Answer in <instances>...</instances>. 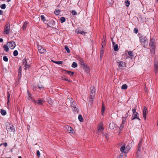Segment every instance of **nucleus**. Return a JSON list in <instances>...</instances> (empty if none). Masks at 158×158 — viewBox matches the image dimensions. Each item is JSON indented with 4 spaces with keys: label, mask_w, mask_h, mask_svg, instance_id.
I'll return each mask as SVG.
<instances>
[{
    "label": "nucleus",
    "mask_w": 158,
    "mask_h": 158,
    "mask_svg": "<svg viewBox=\"0 0 158 158\" xmlns=\"http://www.w3.org/2000/svg\"><path fill=\"white\" fill-rule=\"evenodd\" d=\"M155 39H151L149 44V45L150 47V48H156V45L155 43Z\"/></svg>",
    "instance_id": "6e6552de"
},
{
    "label": "nucleus",
    "mask_w": 158,
    "mask_h": 158,
    "mask_svg": "<svg viewBox=\"0 0 158 158\" xmlns=\"http://www.w3.org/2000/svg\"><path fill=\"white\" fill-rule=\"evenodd\" d=\"M42 48H43L41 46H39L38 48V51H39Z\"/></svg>",
    "instance_id": "052dcab7"
},
{
    "label": "nucleus",
    "mask_w": 158,
    "mask_h": 158,
    "mask_svg": "<svg viewBox=\"0 0 158 158\" xmlns=\"http://www.w3.org/2000/svg\"><path fill=\"white\" fill-rule=\"evenodd\" d=\"M127 149H128V150H129V149L128 148L129 147V145H127Z\"/></svg>",
    "instance_id": "774afa93"
},
{
    "label": "nucleus",
    "mask_w": 158,
    "mask_h": 158,
    "mask_svg": "<svg viewBox=\"0 0 158 158\" xmlns=\"http://www.w3.org/2000/svg\"><path fill=\"white\" fill-rule=\"evenodd\" d=\"M22 67L21 66H20L19 67V71H18V76H19V75H21V72H22Z\"/></svg>",
    "instance_id": "f704fd0d"
},
{
    "label": "nucleus",
    "mask_w": 158,
    "mask_h": 158,
    "mask_svg": "<svg viewBox=\"0 0 158 158\" xmlns=\"http://www.w3.org/2000/svg\"><path fill=\"white\" fill-rule=\"evenodd\" d=\"M33 102L35 103V105H41L44 102V101L40 99H39L38 100H33Z\"/></svg>",
    "instance_id": "1a4fd4ad"
},
{
    "label": "nucleus",
    "mask_w": 158,
    "mask_h": 158,
    "mask_svg": "<svg viewBox=\"0 0 158 158\" xmlns=\"http://www.w3.org/2000/svg\"><path fill=\"white\" fill-rule=\"evenodd\" d=\"M39 51V53L42 54L45 52H46V50L43 48H42Z\"/></svg>",
    "instance_id": "7c9ffc66"
},
{
    "label": "nucleus",
    "mask_w": 158,
    "mask_h": 158,
    "mask_svg": "<svg viewBox=\"0 0 158 158\" xmlns=\"http://www.w3.org/2000/svg\"><path fill=\"white\" fill-rule=\"evenodd\" d=\"M3 13V12L2 10H0V15H2Z\"/></svg>",
    "instance_id": "e2e57ef3"
},
{
    "label": "nucleus",
    "mask_w": 158,
    "mask_h": 158,
    "mask_svg": "<svg viewBox=\"0 0 158 158\" xmlns=\"http://www.w3.org/2000/svg\"><path fill=\"white\" fill-rule=\"evenodd\" d=\"M38 86L39 88L40 89H43L44 88V87H43L42 86H41V85H38Z\"/></svg>",
    "instance_id": "6e6d98bb"
},
{
    "label": "nucleus",
    "mask_w": 158,
    "mask_h": 158,
    "mask_svg": "<svg viewBox=\"0 0 158 158\" xmlns=\"http://www.w3.org/2000/svg\"><path fill=\"white\" fill-rule=\"evenodd\" d=\"M138 114L137 112L133 114L132 115V117L131 118L132 120H133L137 118V117H138Z\"/></svg>",
    "instance_id": "412c9836"
},
{
    "label": "nucleus",
    "mask_w": 158,
    "mask_h": 158,
    "mask_svg": "<svg viewBox=\"0 0 158 158\" xmlns=\"http://www.w3.org/2000/svg\"><path fill=\"white\" fill-rule=\"evenodd\" d=\"M28 24V23L27 22H25L24 23L22 27V28L23 30H24L26 29L27 25Z\"/></svg>",
    "instance_id": "c85d7f7f"
},
{
    "label": "nucleus",
    "mask_w": 158,
    "mask_h": 158,
    "mask_svg": "<svg viewBox=\"0 0 158 158\" xmlns=\"http://www.w3.org/2000/svg\"><path fill=\"white\" fill-rule=\"evenodd\" d=\"M138 29L135 28L134 29V33H135V34H137L138 33Z\"/></svg>",
    "instance_id": "864d4df0"
},
{
    "label": "nucleus",
    "mask_w": 158,
    "mask_h": 158,
    "mask_svg": "<svg viewBox=\"0 0 158 158\" xmlns=\"http://www.w3.org/2000/svg\"><path fill=\"white\" fill-rule=\"evenodd\" d=\"M128 113H127L125 115L124 117H123L124 118V120L125 121L127 118L128 116Z\"/></svg>",
    "instance_id": "3c124183"
},
{
    "label": "nucleus",
    "mask_w": 158,
    "mask_h": 158,
    "mask_svg": "<svg viewBox=\"0 0 158 158\" xmlns=\"http://www.w3.org/2000/svg\"><path fill=\"white\" fill-rule=\"evenodd\" d=\"M77 64L75 62H73L72 65V67L73 68H76L77 66Z\"/></svg>",
    "instance_id": "ea45409f"
},
{
    "label": "nucleus",
    "mask_w": 158,
    "mask_h": 158,
    "mask_svg": "<svg viewBox=\"0 0 158 158\" xmlns=\"http://www.w3.org/2000/svg\"><path fill=\"white\" fill-rule=\"evenodd\" d=\"M3 47L4 50L6 52H8L9 51V48L8 47V46L7 45H6V44L4 45Z\"/></svg>",
    "instance_id": "bb28decb"
},
{
    "label": "nucleus",
    "mask_w": 158,
    "mask_h": 158,
    "mask_svg": "<svg viewBox=\"0 0 158 158\" xmlns=\"http://www.w3.org/2000/svg\"><path fill=\"white\" fill-rule=\"evenodd\" d=\"M3 60L4 61L6 62H7L8 60V58L6 56H3Z\"/></svg>",
    "instance_id": "de8ad7c7"
},
{
    "label": "nucleus",
    "mask_w": 158,
    "mask_h": 158,
    "mask_svg": "<svg viewBox=\"0 0 158 158\" xmlns=\"http://www.w3.org/2000/svg\"><path fill=\"white\" fill-rule=\"evenodd\" d=\"M60 20L61 23H63L65 21V19L64 17H62L60 18Z\"/></svg>",
    "instance_id": "4c0bfd02"
},
{
    "label": "nucleus",
    "mask_w": 158,
    "mask_h": 158,
    "mask_svg": "<svg viewBox=\"0 0 158 158\" xmlns=\"http://www.w3.org/2000/svg\"><path fill=\"white\" fill-rule=\"evenodd\" d=\"M61 79L64 80L66 81H67L68 82H70V80H69V79H68L67 78V77L64 76H62L61 77Z\"/></svg>",
    "instance_id": "5701e85b"
},
{
    "label": "nucleus",
    "mask_w": 158,
    "mask_h": 158,
    "mask_svg": "<svg viewBox=\"0 0 158 158\" xmlns=\"http://www.w3.org/2000/svg\"><path fill=\"white\" fill-rule=\"evenodd\" d=\"M105 47V41H104L103 42H102V45L101 48H102V49H103L104 50Z\"/></svg>",
    "instance_id": "09e8293b"
},
{
    "label": "nucleus",
    "mask_w": 158,
    "mask_h": 158,
    "mask_svg": "<svg viewBox=\"0 0 158 158\" xmlns=\"http://www.w3.org/2000/svg\"><path fill=\"white\" fill-rule=\"evenodd\" d=\"M3 41V40L2 38H0V43Z\"/></svg>",
    "instance_id": "69168bd1"
},
{
    "label": "nucleus",
    "mask_w": 158,
    "mask_h": 158,
    "mask_svg": "<svg viewBox=\"0 0 158 158\" xmlns=\"http://www.w3.org/2000/svg\"><path fill=\"white\" fill-rule=\"evenodd\" d=\"M78 119L79 121H80L81 122H82L83 121V118H82V115L81 114H79L78 115Z\"/></svg>",
    "instance_id": "72a5a7b5"
},
{
    "label": "nucleus",
    "mask_w": 158,
    "mask_h": 158,
    "mask_svg": "<svg viewBox=\"0 0 158 158\" xmlns=\"http://www.w3.org/2000/svg\"><path fill=\"white\" fill-rule=\"evenodd\" d=\"M49 25L47 24V25L50 27H51V26H54L55 24V22L53 20H51L49 23Z\"/></svg>",
    "instance_id": "393cba45"
},
{
    "label": "nucleus",
    "mask_w": 158,
    "mask_h": 158,
    "mask_svg": "<svg viewBox=\"0 0 158 158\" xmlns=\"http://www.w3.org/2000/svg\"><path fill=\"white\" fill-rule=\"evenodd\" d=\"M127 147H126L125 148V145H123L120 148V151L122 153L124 152L125 153H127L128 151V150L127 149Z\"/></svg>",
    "instance_id": "ddd939ff"
},
{
    "label": "nucleus",
    "mask_w": 158,
    "mask_h": 158,
    "mask_svg": "<svg viewBox=\"0 0 158 158\" xmlns=\"http://www.w3.org/2000/svg\"><path fill=\"white\" fill-rule=\"evenodd\" d=\"M127 86L126 84H123L122 86V89H125L127 88Z\"/></svg>",
    "instance_id": "37998d69"
},
{
    "label": "nucleus",
    "mask_w": 158,
    "mask_h": 158,
    "mask_svg": "<svg viewBox=\"0 0 158 158\" xmlns=\"http://www.w3.org/2000/svg\"><path fill=\"white\" fill-rule=\"evenodd\" d=\"M27 93H28V96L30 98L32 99V97H31V95L30 94L29 92L28 91H27Z\"/></svg>",
    "instance_id": "603ef678"
},
{
    "label": "nucleus",
    "mask_w": 158,
    "mask_h": 158,
    "mask_svg": "<svg viewBox=\"0 0 158 158\" xmlns=\"http://www.w3.org/2000/svg\"><path fill=\"white\" fill-rule=\"evenodd\" d=\"M65 73L68 74H69V75H70V76H73L74 73L73 72H71L70 71H69L68 70H65Z\"/></svg>",
    "instance_id": "b1692460"
},
{
    "label": "nucleus",
    "mask_w": 158,
    "mask_h": 158,
    "mask_svg": "<svg viewBox=\"0 0 158 158\" xmlns=\"http://www.w3.org/2000/svg\"><path fill=\"white\" fill-rule=\"evenodd\" d=\"M18 54V52L17 50H15L13 52V55L14 56H16Z\"/></svg>",
    "instance_id": "79ce46f5"
},
{
    "label": "nucleus",
    "mask_w": 158,
    "mask_h": 158,
    "mask_svg": "<svg viewBox=\"0 0 158 158\" xmlns=\"http://www.w3.org/2000/svg\"><path fill=\"white\" fill-rule=\"evenodd\" d=\"M105 110V107L104 106V103L103 102L102 107V110H101V113H102V115L103 114Z\"/></svg>",
    "instance_id": "a878e982"
},
{
    "label": "nucleus",
    "mask_w": 158,
    "mask_h": 158,
    "mask_svg": "<svg viewBox=\"0 0 158 158\" xmlns=\"http://www.w3.org/2000/svg\"><path fill=\"white\" fill-rule=\"evenodd\" d=\"M3 145L5 147H6L7 146V143H3Z\"/></svg>",
    "instance_id": "bf43d9fd"
},
{
    "label": "nucleus",
    "mask_w": 158,
    "mask_h": 158,
    "mask_svg": "<svg viewBox=\"0 0 158 158\" xmlns=\"http://www.w3.org/2000/svg\"><path fill=\"white\" fill-rule=\"evenodd\" d=\"M118 158H123V155H121V154H120L119 156L118 157Z\"/></svg>",
    "instance_id": "680f3d73"
},
{
    "label": "nucleus",
    "mask_w": 158,
    "mask_h": 158,
    "mask_svg": "<svg viewBox=\"0 0 158 158\" xmlns=\"http://www.w3.org/2000/svg\"><path fill=\"white\" fill-rule=\"evenodd\" d=\"M60 12V10H56L54 11L55 14L56 15H58Z\"/></svg>",
    "instance_id": "e433bc0d"
},
{
    "label": "nucleus",
    "mask_w": 158,
    "mask_h": 158,
    "mask_svg": "<svg viewBox=\"0 0 158 158\" xmlns=\"http://www.w3.org/2000/svg\"><path fill=\"white\" fill-rule=\"evenodd\" d=\"M40 18L41 20H42L43 22H44L45 20V18L44 16L43 15H41L40 16Z\"/></svg>",
    "instance_id": "a18cd8bd"
},
{
    "label": "nucleus",
    "mask_w": 158,
    "mask_h": 158,
    "mask_svg": "<svg viewBox=\"0 0 158 158\" xmlns=\"http://www.w3.org/2000/svg\"><path fill=\"white\" fill-rule=\"evenodd\" d=\"M98 134H100L101 133L100 131H102V134H103L102 133V131L103 130V126L102 125H101L99 126V127L98 128Z\"/></svg>",
    "instance_id": "f3484780"
},
{
    "label": "nucleus",
    "mask_w": 158,
    "mask_h": 158,
    "mask_svg": "<svg viewBox=\"0 0 158 158\" xmlns=\"http://www.w3.org/2000/svg\"><path fill=\"white\" fill-rule=\"evenodd\" d=\"M79 61L80 64L81 65L82 67L85 66L86 64L84 63L83 60L82 59H80Z\"/></svg>",
    "instance_id": "aec40b11"
},
{
    "label": "nucleus",
    "mask_w": 158,
    "mask_h": 158,
    "mask_svg": "<svg viewBox=\"0 0 158 158\" xmlns=\"http://www.w3.org/2000/svg\"><path fill=\"white\" fill-rule=\"evenodd\" d=\"M75 32L77 34H80L81 35H85L86 33V32L80 29H77L75 30Z\"/></svg>",
    "instance_id": "dca6fc26"
},
{
    "label": "nucleus",
    "mask_w": 158,
    "mask_h": 158,
    "mask_svg": "<svg viewBox=\"0 0 158 158\" xmlns=\"http://www.w3.org/2000/svg\"><path fill=\"white\" fill-rule=\"evenodd\" d=\"M128 55L131 57L134 56L133 52L132 51H129L128 52Z\"/></svg>",
    "instance_id": "58836bf2"
},
{
    "label": "nucleus",
    "mask_w": 158,
    "mask_h": 158,
    "mask_svg": "<svg viewBox=\"0 0 158 158\" xmlns=\"http://www.w3.org/2000/svg\"><path fill=\"white\" fill-rule=\"evenodd\" d=\"M132 112H133V114H134V113H137V112H136V109H133L132 110Z\"/></svg>",
    "instance_id": "13d9d810"
},
{
    "label": "nucleus",
    "mask_w": 158,
    "mask_h": 158,
    "mask_svg": "<svg viewBox=\"0 0 158 158\" xmlns=\"http://www.w3.org/2000/svg\"><path fill=\"white\" fill-rule=\"evenodd\" d=\"M36 154L38 157H40V152L39 150H37L36 152Z\"/></svg>",
    "instance_id": "5fc2aeb1"
},
{
    "label": "nucleus",
    "mask_w": 158,
    "mask_h": 158,
    "mask_svg": "<svg viewBox=\"0 0 158 158\" xmlns=\"http://www.w3.org/2000/svg\"><path fill=\"white\" fill-rule=\"evenodd\" d=\"M64 130L70 133H73L74 131L71 127L68 125L64 126Z\"/></svg>",
    "instance_id": "39448f33"
},
{
    "label": "nucleus",
    "mask_w": 158,
    "mask_h": 158,
    "mask_svg": "<svg viewBox=\"0 0 158 158\" xmlns=\"http://www.w3.org/2000/svg\"><path fill=\"white\" fill-rule=\"evenodd\" d=\"M117 62L118 64V66L120 68H123L125 65V63L123 61L118 60Z\"/></svg>",
    "instance_id": "2eb2a0df"
},
{
    "label": "nucleus",
    "mask_w": 158,
    "mask_h": 158,
    "mask_svg": "<svg viewBox=\"0 0 158 158\" xmlns=\"http://www.w3.org/2000/svg\"><path fill=\"white\" fill-rule=\"evenodd\" d=\"M70 101L71 103V108L73 109V111L75 112H78V109L77 108L76 106V104L75 103V102L73 101V99L72 98H69L67 99L66 100V104L67 105V103L68 102Z\"/></svg>",
    "instance_id": "f257e3e1"
},
{
    "label": "nucleus",
    "mask_w": 158,
    "mask_h": 158,
    "mask_svg": "<svg viewBox=\"0 0 158 158\" xmlns=\"http://www.w3.org/2000/svg\"><path fill=\"white\" fill-rule=\"evenodd\" d=\"M130 4V2L128 0H127L125 2V5L127 7L129 6Z\"/></svg>",
    "instance_id": "c9c22d12"
},
{
    "label": "nucleus",
    "mask_w": 158,
    "mask_h": 158,
    "mask_svg": "<svg viewBox=\"0 0 158 158\" xmlns=\"http://www.w3.org/2000/svg\"><path fill=\"white\" fill-rule=\"evenodd\" d=\"M71 13L73 15H77V13L74 10H72Z\"/></svg>",
    "instance_id": "8fccbe9b"
},
{
    "label": "nucleus",
    "mask_w": 158,
    "mask_h": 158,
    "mask_svg": "<svg viewBox=\"0 0 158 158\" xmlns=\"http://www.w3.org/2000/svg\"><path fill=\"white\" fill-rule=\"evenodd\" d=\"M22 61L23 64L24 65V69L26 70L29 68L30 67V65L27 64L26 60L24 59Z\"/></svg>",
    "instance_id": "9d476101"
},
{
    "label": "nucleus",
    "mask_w": 158,
    "mask_h": 158,
    "mask_svg": "<svg viewBox=\"0 0 158 158\" xmlns=\"http://www.w3.org/2000/svg\"><path fill=\"white\" fill-rule=\"evenodd\" d=\"M1 113L2 115H5L6 114V111L5 110L2 109L1 110Z\"/></svg>",
    "instance_id": "c756f323"
},
{
    "label": "nucleus",
    "mask_w": 158,
    "mask_h": 158,
    "mask_svg": "<svg viewBox=\"0 0 158 158\" xmlns=\"http://www.w3.org/2000/svg\"><path fill=\"white\" fill-rule=\"evenodd\" d=\"M104 49H102V48H101V50L100 52V57L101 58L103 56L104 52Z\"/></svg>",
    "instance_id": "a19ab883"
},
{
    "label": "nucleus",
    "mask_w": 158,
    "mask_h": 158,
    "mask_svg": "<svg viewBox=\"0 0 158 158\" xmlns=\"http://www.w3.org/2000/svg\"><path fill=\"white\" fill-rule=\"evenodd\" d=\"M10 94H9V93L8 92H7V100H9V99L10 98Z\"/></svg>",
    "instance_id": "4d7b16f0"
},
{
    "label": "nucleus",
    "mask_w": 158,
    "mask_h": 158,
    "mask_svg": "<svg viewBox=\"0 0 158 158\" xmlns=\"http://www.w3.org/2000/svg\"><path fill=\"white\" fill-rule=\"evenodd\" d=\"M84 69V70L87 73H89L90 72V69L88 66L86 65L85 66L82 67Z\"/></svg>",
    "instance_id": "6ab92c4d"
},
{
    "label": "nucleus",
    "mask_w": 158,
    "mask_h": 158,
    "mask_svg": "<svg viewBox=\"0 0 158 158\" xmlns=\"http://www.w3.org/2000/svg\"><path fill=\"white\" fill-rule=\"evenodd\" d=\"M142 141V139H140L138 144V146L137 148V152L138 153V155H139L140 153Z\"/></svg>",
    "instance_id": "0eeeda50"
},
{
    "label": "nucleus",
    "mask_w": 158,
    "mask_h": 158,
    "mask_svg": "<svg viewBox=\"0 0 158 158\" xmlns=\"http://www.w3.org/2000/svg\"><path fill=\"white\" fill-rule=\"evenodd\" d=\"M65 49L68 53H69L70 52L68 46H65Z\"/></svg>",
    "instance_id": "c03bdc74"
},
{
    "label": "nucleus",
    "mask_w": 158,
    "mask_h": 158,
    "mask_svg": "<svg viewBox=\"0 0 158 158\" xmlns=\"http://www.w3.org/2000/svg\"><path fill=\"white\" fill-rule=\"evenodd\" d=\"M8 43L9 44L8 46L11 49H14L16 46L15 43V42L10 41V42H8Z\"/></svg>",
    "instance_id": "9b49d317"
},
{
    "label": "nucleus",
    "mask_w": 158,
    "mask_h": 158,
    "mask_svg": "<svg viewBox=\"0 0 158 158\" xmlns=\"http://www.w3.org/2000/svg\"><path fill=\"white\" fill-rule=\"evenodd\" d=\"M112 42V44L113 45V46H114L115 45V43L114 42Z\"/></svg>",
    "instance_id": "338daca9"
},
{
    "label": "nucleus",
    "mask_w": 158,
    "mask_h": 158,
    "mask_svg": "<svg viewBox=\"0 0 158 158\" xmlns=\"http://www.w3.org/2000/svg\"><path fill=\"white\" fill-rule=\"evenodd\" d=\"M10 31V24L8 22L5 25L4 28V34L7 35L9 34Z\"/></svg>",
    "instance_id": "20e7f679"
},
{
    "label": "nucleus",
    "mask_w": 158,
    "mask_h": 158,
    "mask_svg": "<svg viewBox=\"0 0 158 158\" xmlns=\"http://www.w3.org/2000/svg\"><path fill=\"white\" fill-rule=\"evenodd\" d=\"M139 39L142 45L145 48H147L148 45V41L147 38L143 35H142L139 37Z\"/></svg>",
    "instance_id": "f03ea898"
},
{
    "label": "nucleus",
    "mask_w": 158,
    "mask_h": 158,
    "mask_svg": "<svg viewBox=\"0 0 158 158\" xmlns=\"http://www.w3.org/2000/svg\"><path fill=\"white\" fill-rule=\"evenodd\" d=\"M53 62L56 64H63L62 61H55L52 60H51Z\"/></svg>",
    "instance_id": "cd10ccee"
},
{
    "label": "nucleus",
    "mask_w": 158,
    "mask_h": 158,
    "mask_svg": "<svg viewBox=\"0 0 158 158\" xmlns=\"http://www.w3.org/2000/svg\"><path fill=\"white\" fill-rule=\"evenodd\" d=\"M123 118L122 123L121 124L120 127H119V129L120 130H122L124 127V122L125 121L124 120V118Z\"/></svg>",
    "instance_id": "a211bd4d"
},
{
    "label": "nucleus",
    "mask_w": 158,
    "mask_h": 158,
    "mask_svg": "<svg viewBox=\"0 0 158 158\" xmlns=\"http://www.w3.org/2000/svg\"><path fill=\"white\" fill-rule=\"evenodd\" d=\"M154 69L155 73H157L158 70V64L157 63H155L154 64Z\"/></svg>",
    "instance_id": "4be33fe9"
},
{
    "label": "nucleus",
    "mask_w": 158,
    "mask_h": 158,
    "mask_svg": "<svg viewBox=\"0 0 158 158\" xmlns=\"http://www.w3.org/2000/svg\"><path fill=\"white\" fill-rule=\"evenodd\" d=\"M155 48H150L151 52L152 55H154L155 53Z\"/></svg>",
    "instance_id": "473e14b6"
},
{
    "label": "nucleus",
    "mask_w": 158,
    "mask_h": 158,
    "mask_svg": "<svg viewBox=\"0 0 158 158\" xmlns=\"http://www.w3.org/2000/svg\"><path fill=\"white\" fill-rule=\"evenodd\" d=\"M109 128L110 129H116L117 128V125L113 122L111 123H110L109 125Z\"/></svg>",
    "instance_id": "f8f14e48"
},
{
    "label": "nucleus",
    "mask_w": 158,
    "mask_h": 158,
    "mask_svg": "<svg viewBox=\"0 0 158 158\" xmlns=\"http://www.w3.org/2000/svg\"><path fill=\"white\" fill-rule=\"evenodd\" d=\"M148 110L145 106H144L143 109V117L145 120L146 118V114L148 113Z\"/></svg>",
    "instance_id": "4468645a"
},
{
    "label": "nucleus",
    "mask_w": 158,
    "mask_h": 158,
    "mask_svg": "<svg viewBox=\"0 0 158 158\" xmlns=\"http://www.w3.org/2000/svg\"><path fill=\"white\" fill-rule=\"evenodd\" d=\"M0 7L2 9H5L6 8V4H3L1 5L0 6Z\"/></svg>",
    "instance_id": "49530a36"
},
{
    "label": "nucleus",
    "mask_w": 158,
    "mask_h": 158,
    "mask_svg": "<svg viewBox=\"0 0 158 158\" xmlns=\"http://www.w3.org/2000/svg\"><path fill=\"white\" fill-rule=\"evenodd\" d=\"M6 129L8 132H14L15 131V130L13 125L10 124L6 126Z\"/></svg>",
    "instance_id": "423d86ee"
},
{
    "label": "nucleus",
    "mask_w": 158,
    "mask_h": 158,
    "mask_svg": "<svg viewBox=\"0 0 158 158\" xmlns=\"http://www.w3.org/2000/svg\"><path fill=\"white\" fill-rule=\"evenodd\" d=\"M114 50L116 51H117L119 49L118 45L117 44H116L114 46Z\"/></svg>",
    "instance_id": "2f4dec72"
},
{
    "label": "nucleus",
    "mask_w": 158,
    "mask_h": 158,
    "mask_svg": "<svg viewBox=\"0 0 158 158\" xmlns=\"http://www.w3.org/2000/svg\"><path fill=\"white\" fill-rule=\"evenodd\" d=\"M105 136L107 138V139L109 137V136L107 134H105Z\"/></svg>",
    "instance_id": "0e129e2a"
},
{
    "label": "nucleus",
    "mask_w": 158,
    "mask_h": 158,
    "mask_svg": "<svg viewBox=\"0 0 158 158\" xmlns=\"http://www.w3.org/2000/svg\"><path fill=\"white\" fill-rule=\"evenodd\" d=\"M91 92L90 94V102L93 103V99L95 96V89L94 86H91L90 88Z\"/></svg>",
    "instance_id": "7ed1b4c3"
}]
</instances>
